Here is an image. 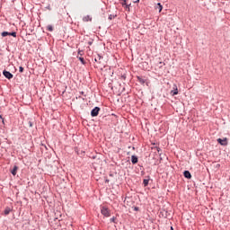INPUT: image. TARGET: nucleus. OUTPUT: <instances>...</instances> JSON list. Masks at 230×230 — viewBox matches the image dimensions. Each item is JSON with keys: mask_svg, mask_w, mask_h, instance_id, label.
<instances>
[{"mask_svg": "<svg viewBox=\"0 0 230 230\" xmlns=\"http://www.w3.org/2000/svg\"><path fill=\"white\" fill-rule=\"evenodd\" d=\"M101 213L103 215V217H111V211L109 208H107V207H102Z\"/></svg>", "mask_w": 230, "mask_h": 230, "instance_id": "1", "label": "nucleus"}, {"mask_svg": "<svg viewBox=\"0 0 230 230\" xmlns=\"http://www.w3.org/2000/svg\"><path fill=\"white\" fill-rule=\"evenodd\" d=\"M100 114V107L96 106L94 107L91 111L92 118H96Z\"/></svg>", "mask_w": 230, "mask_h": 230, "instance_id": "2", "label": "nucleus"}, {"mask_svg": "<svg viewBox=\"0 0 230 230\" xmlns=\"http://www.w3.org/2000/svg\"><path fill=\"white\" fill-rule=\"evenodd\" d=\"M8 35L15 38V37H17V32H15V31H12V32L3 31L2 32V37H8Z\"/></svg>", "mask_w": 230, "mask_h": 230, "instance_id": "3", "label": "nucleus"}, {"mask_svg": "<svg viewBox=\"0 0 230 230\" xmlns=\"http://www.w3.org/2000/svg\"><path fill=\"white\" fill-rule=\"evenodd\" d=\"M3 75L7 80H12V78H13V74L10 73V71L4 70Z\"/></svg>", "mask_w": 230, "mask_h": 230, "instance_id": "4", "label": "nucleus"}, {"mask_svg": "<svg viewBox=\"0 0 230 230\" xmlns=\"http://www.w3.org/2000/svg\"><path fill=\"white\" fill-rule=\"evenodd\" d=\"M217 143H219V145L222 146H227V138H218Z\"/></svg>", "mask_w": 230, "mask_h": 230, "instance_id": "5", "label": "nucleus"}, {"mask_svg": "<svg viewBox=\"0 0 230 230\" xmlns=\"http://www.w3.org/2000/svg\"><path fill=\"white\" fill-rule=\"evenodd\" d=\"M179 94V89L177 88V84H173V90L171 91V96H176Z\"/></svg>", "mask_w": 230, "mask_h": 230, "instance_id": "6", "label": "nucleus"}, {"mask_svg": "<svg viewBox=\"0 0 230 230\" xmlns=\"http://www.w3.org/2000/svg\"><path fill=\"white\" fill-rule=\"evenodd\" d=\"M102 60H103V57H102L100 54H97V56L94 58V62H97V64H102Z\"/></svg>", "mask_w": 230, "mask_h": 230, "instance_id": "7", "label": "nucleus"}, {"mask_svg": "<svg viewBox=\"0 0 230 230\" xmlns=\"http://www.w3.org/2000/svg\"><path fill=\"white\" fill-rule=\"evenodd\" d=\"M183 175L185 179H191V172H190V171H184Z\"/></svg>", "mask_w": 230, "mask_h": 230, "instance_id": "8", "label": "nucleus"}, {"mask_svg": "<svg viewBox=\"0 0 230 230\" xmlns=\"http://www.w3.org/2000/svg\"><path fill=\"white\" fill-rule=\"evenodd\" d=\"M137 161H138L137 156L133 155L131 156V163H132V164H137Z\"/></svg>", "mask_w": 230, "mask_h": 230, "instance_id": "9", "label": "nucleus"}, {"mask_svg": "<svg viewBox=\"0 0 230 230\" xmlns=\"http://www.w3.org/2000/svg\"><path fill=\"white\" fill-rule=\"evenodd\" d=\"M17 170H19V167L17 165H14L13 170L11 171L12 175H17Z\"/></svg>", "mask_w": 230, "mask_h": 230, "instance_id": "10", "label": "nucleus"}, {"mask_svg": "<svg viewBox=\"0 0 230 230\" xmlns=\"http://www.w3.org/2000/svg\"><path fill=\"white\" fill-rule=\"evenodd\" d=\"M12 211V208L10 207H6L4 210V215L7 216L10 215V212Z\"/></svg>", "mask_w": 230, "mask_h": 230, "instance_id": "11", "label": "nucleus"}, {"mask_svg": "<svg viewBox=\"0 0 230 230\" xmlns=\"http://www.w3.org/2000/svg\"><path fill=\"white\" fill-rule=\"evenodd\" d=\"M83 21H84V22H89V21H93V18H91L90 15H86V16H84V17L83 18Z\"/></svg>", "mask_w": 230, "mask_h": 230, "instance_id": "12", "label": "nucleus"}, {"mask_svg": "<svg viewBox=\"0 0 230 230\" xmlns=\"http://www.w3.org/2000/svg\"><path fill=\"white\" fill-rule=\"evenodd\" d=\"M155 8L159 13L163 12V4H161V3H158Z\"/></svg>", "mask_w": 230, "mask_h": 230, "instance_id": "13", "label": "nucleus"}, {"mask_svg": "<svg viewBox=\"0 0 230 230\" xmlns=\"http://www.w3.org/2000/svg\"><path fill=\"white\" fill-rule=\"evenodd\" d=\"M148 182H150V179H144L143 184H144L145 188H146V186H148Z\"/></svg>", "mask_w": 230, "mask_h": 230, "instance_id": "14", "label": "nucleus"}, {"mask_svg": "<svg viewBox=\"0 0 230 230\" xmlns=\"http://www.w3.org/2000/svg\"><path fill=\"white\" fill-rule=\"evenodd\" d=\"M137 80L140 82V84H145L146 81L140 76H137Z\"/></svg>", "mask_w": 230, "mask_h": 230, "instance_id": "15", "label": "nucleus"}, {"mask_svg": "<svg viewBox=\"0 0 230 230\" xmlns=\"http://www.w3.org/2000/svg\"><path fill=\"white\" fill-rule=\"evenodd\" d=\"M108 19H109L110 21H112V19H116V15H114V14H110L109 17H108Z\"/></svg>", "mask_w": 230, "mask_h": 230, "instance_id": "16", "label": "nucleus"}, {"mask_svg": "<svg viewBox=\"0 0 230 230\" xmlns=\"http://www.w3.org/2000/svg\"><path fill=\"white\" fill-rule=\"evenodd\" d=\"M77 58L80 60V62L82 63V64H85V60L84 59V58H82V57H77Z\"/></svg>", "mask_w": 230, "mask_h": 230, "instance_id": "17", "label": "nucleus"}, {"mask_svg": "<svg viewBox=\"0 0 230 230\" xmlns=\"http://www.w3.org/2000/svg\"><path fill=\"white\" fill-rule=\"evenodd\" d=\"M47 30H48L49 31H53V25H48V26H47Z\"/></svg>", "mask_w": 230, "mask_h": 230, "instance_id": "18", "label": "nucleus"}, {"mask_svg": "<svg viewBox=\"0 0 230 230\" xmlns=\"http://www.w3.org/2000/svg\"><path fill=\"white\" fill-rule=\"evenodd\" d=\"M110 222H113V224H115L116 223V217H111V219H110Z\"/></svg>", "mask_w": 230, "mask_h": 230, "instance_id": "19", "label": "nucleus"}, {"mask_svg": "<svg viewBox=\"0 0 230 230\" xmlns=\"http://www.w3.org/2000/svg\"><path fill=\"white\" fill-rule=\"evenodd\" d=\"M19 71H20L21 73H24V67L20 66V67H19Z\"/></svg>", "mask_w": 230, "mask_h": 230, "instance_id": "20", "label": "nucleus"}, {"mask_svg": "<svg viewBox=\"0 0 230 230\" xmlns=\"http://www.w3.org/2000/svg\"><path fill=\"white\" fill-rule=\"evenodd\" d=\"M122 6H126L127 4V0H123V2L121 3Z\"/></svg>", "mask_w": 230, "mask_h": 230, "instance_id": "21", "label": "nucleus"}, {"mask_svg": "<svg viewBox=\"0 0 230 230\" xmlns=\"http://www.w3.org/2000/svg\"><path fill=\"white\" fill-rule=\"evenodd\" d=\"M126 9L130 10V4H126Z\"/></svg>", "mask_w": 230, "mask_h": 230, "instance_id": "22", "label": "nucleus"}, {"mask_svg": "<svg viewBox=\"0 0 230 230\" xmlns=\"http://www.w3.org/2000/svg\"><path fill=\"white\" fill-rule=\"evenodd\" d=\"M78 55H80L82 57V55H84V50H79Z\"/></svg>", "mask_w": 230, "mask_h": 230, "instance_id": "23", "label": "nucleus"}, {"mask_svg": "<svg viewBox=\"0 0 230 230\" xmlns=\"http://www.w3.org/2000/svg\"><path fill=\"white\" fill-rule=\"evenodd\" d=\"M29 127H33V122H31V121H29Z\"/></svg>", "mask_w": 230, "mask_h": 230, "instance_id": "24", "label": "nucleus"}, {"mask_svg": "<svg viewBox=\"0 0 230 230\" xmlns=\"http://www.w3.org/2000/svg\"><path fill=\"white\" fill-rule=\"evenodd\" d=\"M134 211H139V208L138 207H135L134 208Z\"/></svg>", "mask_w": 230, "mask_h": 230, "instance_id": "25", "label": "nucleus"}, {"mask_svg": "<svg viewBox=\"0 0 230 230\" xmlns=\"http://www.w3.org/2000/svg\"><path fill=\"white\" fill-rule=\"evenodd\" d=\"M155 149L157 150L158 154L161 152V147H155Z\"/></svg>", "mask_w": 230, "mask_h": 230, "instance_id": "26", "label": "nucleus"}, {"mask_svg": "<svg viewBox=\"0 0 230 230\" xmlns=\"http://www.w3.org/2000/svg\"><path fill=\"white\" fill-rule=\"evenodd\" d=\"M0 119H3V115H0Z\"/></svg>", "mask_w": 230, "mask_h": 230, "instance_id": "27", "label": "nucleus"}, {"mask_svg": "<svg viewBox=\"0 0 230 230\" xmlns=\"http://www.w3.org/2000/svg\"><path fill=\"white\" fill-rule=\"evenodd\" d=\"M135 3H139V0L135 1Z\"/></svg>", "mask_w": 230, "mask_h": 230, "instance_id": "28", "label": "nucleus"}, {"mask_svg": "<svg viewBox=\"0 0 230 230\" xmlns=\"http://www.w3.org/2000/svg\"><path fill=\"white\" fill-rule=\"evenodd\" d=\"M91 44H93V42H89V45L91 46Z\"/></svg>", "mask_w": 230, "mask_h": 230, "instance_id": "29", "label": "nucleus"}, {"mask_svg": "<svg viewBox=\"0 0 230 230\" xmlns=\"http://www.w3.org/2000/svg\"><path fill=\"white\" fill-rule=\"evenodd\" d=\"M81 94H84V92H81Z\"/></svg>", "mask_w": 230, "mask_h": 230, "instance_id": "30", "label": "nucleus"}]
</instances>
